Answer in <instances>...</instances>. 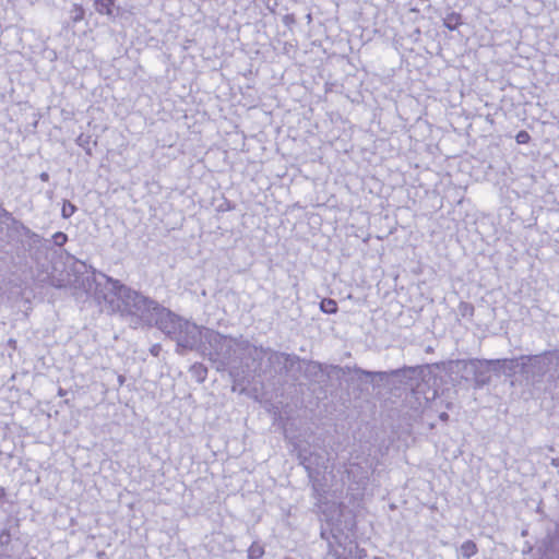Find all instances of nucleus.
<instances>
[{
	"mask_svg": "<svg viewBox=\"0 0 559 559\" xmlns=\"http://www.w3.org/2000/svg\"><path fill=\"white\" fill-rule=\"evenodd\" d=\"M75 282L78 287L93 296L103 311L154 320L156 326L176 342L178 354L201 348L206 328L177 316L120 281L92 270Z\"/></svg>",
	"mask_w": 559,
	"mask_h": 559,
	"instance_id": "1",
	"label": "nucleus"
},
{
	"mask_svg": "<svg viewBox=\"0 0 559 559\" xmlns=\"http://www.w3.org/2000/svg\"><path fill=\"white\" fill-rule=\"evenodd\" d=\"M251 347L248 341L231 338L205 329L200 350L207 354L209 358L216 364L217 370H223L236 358L237 353L249 356Z\"/></svg>",
	"mask_w": 559,
	"mask_h": 559,
	"instance_id": "2",
	"label": "nucleus"
},
{
	"mask_svg": "<svg viewBox=\"0 0 559 559\" xmlns=\"http://www.w3.org/2000/svg\"><path fill=\"white\" fill-rule=\"evenodd\" d=\"M249 356L253 360H262L263 358H266L269 364L267 367L275 373L287 372L297 360L296 356L275 352L271 348L257 347L254 345H252Z\"/></svg>",
	"mask_w": 559,
	"mask_h": 559,
	"instance_id": "3",
	"label": "nucleus"
},
{
	"mask_svg": "<svg viewBox=\"0 0 559 559\" xmlns=\"http://www.w3.org/2000/svg\"><path fill=\"white\" fill-rule=\"evenodd\" d=\"M502 360L496 359V360H469L467 362H464L465 369H469L475 373L476 381L479 383H486L488 381L487 377H483V373L480 372L479 376L477 374L478 370L483 367L488 368L489 366L500 365Z\"/></svg>",
	"mask_w": 559,
	"mask_h": 559,
	"instance_id": "4",
	"label": "nucleus"
},
{
	"mask_svg": "<svg viewBox=\"0 0 559 559\" xmlns=\"http://www.w3.org/2000/svg\"><path fill=\"white\" fill-rule=\"evenodd\" d=\"M114 3L115 0H96L94 5L99 14L111 15Z\"/></svg>",
	"mask_w": 559,
	"mask_h": 559,
	"instance_id": "5",
	"label": "nucleus"
},
{
	"mask_svg": "<svg viewBox=\"0 0 559 559\" xmlns=\"http://www.w3.org/2000/svg\"><path fill=\"white\" fill-rule=\"evenodd\" d=\"M460 552L463 558L469 559L477 552V546L473 540H466L461 545Z\"/></svg>",
	"mask_w": 559,
	"mask_h": 559,
	"instance_id": "6",
	"label": "nucleus"
},
{
	"mask_svg": "<svg viewBox=\"0 0 559 559\" xmlns=\"http://www.w3.org/2000/svg\"><path fill=\"white\" fill-rule=\"evenodd\" d=\"M198 382L202 383L207 374V369L202 364H194L190 369Z\"/></svg>",
	"mask_w": 559,
	"mask_h": 559,
	"instance_id": "7",
	"label": "nucleus"
},
{
	"mask_svg": "<svg viewBox=\"0 0 559 559\" xmlns=\"http://www.w3.org/2000/svg\"><path fill=\"white\" fill-rule=\"evenodd\" d=\"M443 24L447 28L453 31L461 25V15L452 12L444 17Z\"/></svg>",
	"mask_w": 559,
	"mask_h": 559,
	"instance_id": "8",
	"label": "nucleus"
},
{
	"mask_svg": "<svg viewBox=\"0 0 559 559\" xmlns=\"http://www.w3.org/2000/svg\"><path fill=\"white\" fill-rule=\"evenodd\" d=\"M320 309L324 312V313H329V314H332V313H335L337 311V305H336V301L331 299V298H324L321 302H320Z\"/></svg>",
	"mask_w": 559,
	"mask_h": 559,
	"instance_id": "9",
	"label": "nucleus"
},
{
	"mask_svg": "<svg viewBox=\"0 0 559 559\" xmlns=\"http://www.w3.org/2000/svg\"><path fill=\"white\" fill-rule=\"evenodd\" d=\"M264 555V548L258 543H253L248 549V559H260Z\"/></svg>",
	"mask_w": 559,
	"mask_h": 559,
	"instance_id": "10",
	"label": "nucleus"
},
{
	"mask_svg": "<svg viewBox=\"0 0 559 559\" xmlns=\"http://www.w3.org/2000/svg\"><path fill=\"white\" fill-rule=\"evenodd\" d=\"M75 143L84 148V151L86 152L87 155H92V147L90 145L91 143V136L90 135H85V134H80L76 140H75Z\"/></svg>",
	"mask_w": 559,
	"mask_h": 559,
	"instance_id": "11",
	"label": "nucleus"
},
{
	"mask_svg": "<svg viewBox=\"0 0 559 559\" xmlns=\"http://www.w3.org/2000/svg\"><path fill=\"white\" fill-rule=\"evenodd\" d=\"M457 309L463 318H471L474 314V306L469 302L461 301Z\"/></svg>",
	"mask_w": 559,
	"mask_h": 559,
	"instance_id": "12",
	"label": "nucleus"
},
{
	"mask_svg": "<svg viewBox=\"0 0 559 559\" xmlns=\"http://www.w3.org/2000/svg\"><path fill=\"white\" fill-rule=\"evenodd\" d=\"M75 211H76V207L71 202H69V201L63 202V205L61 209V215L63 218L71 217L75 213Z\"/></svg>",
	"mask_w": 559,
	"mask_h": 559,
	"instance_id": "13",
	"label": "nucleus"
},
{
	"mask_svg": "<svg viewBox=\"0 0 559 559\" xmlns=\"http://www.w3.org/2000/svg\"><path fill=\"white\" fill-rule=\"evenodd\" d=\"M71 17L74 23L82 21L84 19V9L79 4H74Z\"/></svg>",
	"mask_w": 559,
	"mask_h": 559,
	"instance_id": "14",
	"label": "nucleus"
},
{
	"mask_svg": "<svg viewBox=\"0 0 559 559\" xmlns=\"http://www.w3.org/2000/svg\"><path fill=\"white\" fill-rule=\"evenodd\" d=\"M52 240L56 246L61 247L67 242L68 236L62 231H57L53 234Z\"/></svg>",
	"mask_w": 559,
	"mask_h": 559,
	"instance_id": "15",
	"label": "nucleus"
},
{
	"mask_svg": "<svg viewBox=\"0 0 559 559\" xmlns=\"http://www.w3.org/2000/svg\"><path fill=\"white\" fill-rule=\"evenodd\" d=\"M515 139L519 144H525L530 141L531 136L526 131H520Z\"/></svg>",
	"mask_w": 559,
	"mask_h": 559,
	"instance_id": "16",
	"label": "nucleus"
},
{
	"mask_svg": "<svg viewBox=\"0 0 559 559\" xmlns=\"http://www.w3.org/2000/svg\"><path fill=\"white\" fill-rule=\"evenodd\" d=\"M355 548H356V558L357 559H362L366 557L367 554H366L365 549H361L358 546H356Z\"/></svg>",
	"mask_w": 559,
	"mask_h": 559,
	"instance_id": "17",
	"label": "nucleus"
},
{
	"mask_svg": "<svg viewBox=\"0 0 559 559\" xmlns=\"http://www.w3.org/2000/svg\"><path fill=\"white\" fill-rule=\"evenodd\" d=\"M329 555L333 556L335 559H344L342 555L334 548L331 547Z\"/></svg>",
	"mask_w": 559,
	"mask_h": 559,
	"instance_id": "18",
	"label": "nucleus"
},
{
	"mask_svg": "<svg viewBox=\"0 0 559 559\" xmlns=\"http://www.w3.org/2000/svg\"><path fill=\"white\" fill-rule=\"evenodd\" d=\"M39 178L43 180V181H48L49 179V175L47 173H41L39 175Z\"/></svg>",
	"mask_w": 559,
	"mask_h": 559,
	"instance_id": "19",
	"label": "nucleus"
},
{
	"mask_svg": "<svg viewBox=\"0 0 559 559\" xmlns=\"http://www.w3.org/2000/svg\"><path fill=\"white\" fill-rule=\"evenodd\" d=\"M5 489L3 487H0V501L5 497Z\"/></svg>",
	"mask_w": 559,
	"mask_h": 559,
	"instance_id": "20",
	"label": "nucleus"
},
{
	"mask_svg": "<svg viewBox=\"0 0 559 559\" xmlns=\"http://www.w3.org/2000/svg\"><path fill=\"white\" fill-rule=\"evenodd\" d=\"M439 417L441 420L445 421V420H448L449 415L447 413H441Z\"/></svg>",
	"mask_w": 559,
	"mask_h": 559,
	"instance_id": "21",
	"label": "nucleus"
},
{
	"mask_svg": "<svg viewBox=\"0 0 559 559\" xmlns=\"http://www.w3.org/2000/svg\"><path fill=\"white\" fill-rule=\"evenodd\" d=\"M367 376H372V374H376L374 372H371V371H367L365 372Z\"/></svg>",
	"mask_w": 559,
	"mask_h": 559,
	"instance_id": "22",
	"label": "nucleus"
},
{
	"mask_svg": "<svg viewBox=\"0 0 559 559\" xmlns=\"http://www.w3.org/2000/svg\"><path fill=\"white\" fill-rule=\"evenodd\" d=\"M399 372H400L399 370H395V371L392 372V374L396 376V374H399Z\"/></svg>",
	"mask_w": 559,
	"mask_h": 559,
	"instance_id": "23",
	"label": "nucleus"
},
{
	"mask_svg": "<svg viewBox=\"0 0 559 559\" xmlns=\"http://www.w3.org/2000/svg\"><path fill=\"white\" fill-rule=\"evenodd\" d=\"M373 559H383V558H381V557H374Z\"/></svg>",
	"mask_w": 559,
	"mask_h": 559,
	"instance_id": "24",
	"label": "nucleus"
},
{
	"mask_svg": "<svg viewBox=\"0 0 559 559\" xmlns=\"http://www.w3.org/2000/svg\"><path fill=\"white\" fill-rule=\"evenodd\" d=\"M32 559H35V558H32Z\"/></svg>",
	"mask_w": 559,
	"mask_h": 559,
	"instance_id": "25",
	"label": "nucleus"
}]
</instances>
